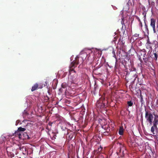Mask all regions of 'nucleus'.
<instances>
[{
    "label": "nucleus",
    "instance_id": "obj_31",
    "mask_svg": "<svg viewBox=\"0 0 158 158\" xmlns=\"http://www.w3.org/2000/svg\"><path fill=\"white\" fill-rule=\"evenodd\" d=\"M147 44H151V43L148 40Z\"/></svg>",
    "mask_w": 158,
    "mask_h": 158
},
{
    "label": "nucleus",
    "instance_id": "obj_14",
    "mask_svg": "<svg viewBox=\"0 0 158 158\" xmlns=\"http://www.w3.org/2000/svg\"><path fill=\"white\" fill-rule=\"evenodd\" d=\"M155 127L154 126V125H153V126H152L151 128V131L152 133L153 134H155Z\"/></svg>",
    "mask_w": 158,
    "mask_h": 158
},
{
    "label": "nucleus",
    "instance_id": "obj_32",
    "mask_svg": "<svg viewBox=\"0 0 158 158\" xmlns=\"http://www.w3.org/2000/svg\"><path fill=\"white\" fill-rule=\"evenodd\" d=\"M124 22V21L123 20V19H122V21H121V23L122 24H123V23Z\"/></svg>",
    "mask_w": 158,
    "mask_h": 158
},
{
    "label": "nucleus",
    "instance_id": "obj_10",
    "mask_svg": "<svg viewBox=\"0 0 158 158\" xmlns=\"http://www.w3.org/2000/svg\"><path fill=\"white\" fill-rule=\"evenodd\" d=\"M38 84L36 83L32 87L31 91H33L36 90L38 88Z\"/></svg>",
    "mask_w": 158,
    "mask_h": 158
},
{
    "label": "nucleus",
    "instance_id": "obj_4",
    "mask_svg": "<svg viewBox=\"0 0 158 158\" xmlns=\"http://www.w3.org/2000/svg\"><path fill=\"white\" fill-rule=\"evenodd\" d=\"M139 53L141 54V56L143 55V59L145 63V64L147 65V63L149 61L150 58L151 57H150V56H149L148 57L144 58L145 56L146 55V51L145 49H143V50H141L140 51Z\"/></svg>",
    "mask_w": 158,
    "mask_h": 158
},
{
    "label": "nucleus",
    "instance_id": "obj_6",
    "mask_svg": "<svg viewBox=\"0 0 158 158\" xmlns=\"http://www.w3.org/2000/svg\"><path fill=\"white\" fill-rule=\"evenodd\" d=\"M22 132H20L18 130L16 131L13 134V135L15 136V137H18L19 139H23L22 134Z\"/></svg>",
    "mask_w": 158,
    "mask_h": 158
},
{
    "label": "nucleus",
    "instance_id": "obj_35",
    "mask_svg": "<svg viewBox=\"0 0 158 158\" xmlns=\"http://www.w3.org/2000/svg\"><path fill=\"white\" fill-rule=\"evenodd\" d=\"M14 156V154H12V156Z\"/></svg>",
    "mask_w": 158,
    "mask_h": 158
},
{
    "label": "nucleus",
    "instance_id": "obj_25",
    "mask_svg": "<svg viewBox=\"0 0 158 158\" xmlns=\"http://www.w3.org/2000/svg\"><path fill=\"white\" fill-rule=\"evenodd\" d=\"M140 101L141 102L142 104H143V102H144L143 100V98H140Z\"/></svg>",
    "mask_w": 158,
    "mask_h": 158
},
{
    "label": "nucleus",
    "instance_id": "obj_36",
    "mask_svg": "<svg viewBox=\"0 0 158 158\" xmlns=\"http://www.w3.org/2000/svg\"><path fill=\"white\" fill-rule=\"evenodd\" d=\"M29 137L28 136V139H29Z\"/></svg>",
    "mask_w": 158,
    "mask_h": 158
},
{
    "label": "nucleus",
    "instance_id": "obj_12",
    "mask_svg": "<svg viewBox=\"0 0 158 158\" xmlns=\"http://www.w3.org/2000/svg\"><path fill=\"white\" fill-rule=\"evenodd\" d=\"M123 128L120 127L119 131L118 133L120 135H122L123 134Z\"/></svg>",
    "mask_w": 158,
    "mask_h": 158
},
{
    "label": "nucleus",
    "instance_id": "obj_22",
    "mask_svg": "<svg viewBox=\"0 0 158 158\" xmlns=\"http://www.w3.org/2000/svg\"><path fill=\"white\" fill-rule=\"evenodd\" d=\"M112 53L114 55L113 56L116 59V56L115 55V52H114V49H113Z\"/></svg>",
    "mask_w": 158,
    "mask_h": 158
},
{
    "label": "nucleus",
    "instance_id": "obj_8",
    "mask_svg": "<svg viewBox=\"0 0 158 158\" xmlns=\"http://www.w3.org/2000/svg\"><path fill=\"white\" fill-rule=\"evenodd\" d=\"M150 57L156 61L157 60L158 55L157 53L156 52H154V51H153L152 54L151 55H150Z\"/></svg>",
    "mask_w": 158,
    "mask_h": 158
},
{
    "label": "nucleus",
    "instance_id": "obj_5",
    "mask_svg": "<svg viewBox=\"0 0 158 158\" xmlns=\"http://www.w3.org/2000/svg\"><path fill=\"white\" fill-rule=\"evenodd\" d=\"M78 56L81 57L80 61L81 62L83 60H84L85 59L86 56H88L89 55H87L85 52H81Z\"/></svg>",
    "mask_w": 158,
    "mask_h": 158
},
{
    "label": "nucleus",
    "instance_id": "obj_23",
    "mask_svg": "<svg viewBox=\"0 0 158 158\" xmlns=\"http://www.w3.org/2000/svg\"><path fill=\"white\" fill-rule=\"evenodd\" d=\"M105 135H109V132L108 131H106L105 132H104Z\"/></svg>",
    "mask_w": 158,
    "mask_h": 158
},
{
    "label": "nucleus",
    "instance_id": "obj_39",
    "mask_svg": "<svg viewBox=\"0 0 158 158\" xmlns=\"http://www.w3.org/2000/svg\"><path fill=\"white\" fill-rule=\"evenodd\" d=\"M130 0H129V1H128V2H129V1H130Z\"/></svg>",
    "mask_w": 158,
    "mask_h": 158
},
{
    "label": "nucleus",
    "instance_id": "obj_1",
    "mask_svg": "<svg viewBox=\"0 0 158 158\" xmlns=\"http://www.w3.org/2000/svg\"><path fill=\"white\" fill-rule=\"evenodd\" d=\"M81 57L79 56H77L75 58V60L73 61L69 66V72L70 74L72 72L75 73V71L74 70V68L76 67L77 65L80 63H83L84 60L81 62L80 61Z\"/></svg>",
    "mask_w": 158,
    "mask_h": 158
},
{
    "label": "nucleus",
    "instance_id": "obj_28",
    "mask_svg": "<svg viewBox=\"0 0 158 158\" xmlns=\"http://www.w3.org/2000/svg\"><path fill=\"white\" fill-rule=\"evenodd\" d=\"M62 88H61L60 89H59V91L61 93H62L63 92V90Z\"/></svg>",
    "mask_w": 158,
    "mask_h": 158
},
{
    "label": "nucleus",
    "instance_id": "obj_33",
    "mask_svg": "<svg viewBox=\"0 0 158 158\" xmlns=\"http://www.w3.org/2000/svg\"><path fill=\"white\" fill-rule=\"evenodd\" d=\"M155 116L156 117V118H157V119H158V115H155Z\"/></svg>",
    "mask_w": 158,
    "mask_h": 158
},
{
    "label": "nucleus",
    "instance_id": "obj_21",
    "mask_svg": "<svg viewBox=\"0 0 158 158\" xmlns=\"http://www.w3.org/2000/svg\"><path fill=\"white\" fill-rule=\"evenodd\" d=\"M145 28L146 30L147 31H148V27L146 23H145Z\"/></svg>",
    "mask_w": 158,
    "mask_h": 158
},
{
    "label": "nucleus",
    "instance_id": "obj_16",
    "mask_svg": "<svg viewBox=\"0 0 158 158\" xmlns=\"http://www.w3.org/2000/svg\"><path fill=\"white\" fill-rule=\"evenodd\" d=\"M146 46L147 48H150V49H152V46L151 45V44H146Z\"/></svg>",
    "mask_w": 158,
    "mask_h": 158
},
{
    "label": "nucleus",
    "instance_id": "obj_20",
    "mask_svg": "<svg viewBox=\"0 0 158 158\" xmlns=\"http://www.w3.org/2000/svg\"><path fill=\"white\" fill-rule=\"evenodd\" d=\"M144 16V20H145V19H146V13L144 12H143V14H142Z\"/></svg>",
    "mask_w": 158,
    "mask_h": 158
},
{
    "label": "nucleus",
    "instance_id": "obj_3",
    "mask_svg": "<svg viewBox=\"0 0 158 158\" xmlns=\"http://www.w3.org/2000/svg\"><path fill=\"white\" fill-rule=\"evenodd\" d=\"M105 98H101L97 101L96 103V106L98 108L102 109L105 107Z\"/></svg>",
    "mask_w": 158,
    "mask_h": 158
},
{
    "label": "nucleus",
    "instance_id": "obj_13",
    "mask_svg": "<svg viewBox=\"0 0 158 158\" xmlns=\"http://www.w3.org/2000/svg\"><path fill=\"white\" fill-rule=\"evenodd\" d=\"M68 85L65 82H63L61 84V88L63 89L66 88Z\"/></svg>",
    "mask_w": 158,
    "mask_h": 158
},
{
    "label": "nucleus",
    "instance_id": "obj_9",
    "mask_svg": "<svg viewBox=\"0 0 158 158\" xmlns=\"http://www.w3.org/2000/svg\"><path fill=\"white\" fill-rule=\"evenodd\" d=\"M158 124V119H157L156 118H154L153 122V125L155 127V128H157V126Z\"/></svg>",
    "mask_w": 158,
    "mask_h": 158
},
{
    "label": "nucleus",
    "instance_id": "obj_29",
    "mask_svg": "<svg viewBox=\"0 0 158 158\" xmlns=\"http://www.w3.org/2000/svg\"><path fill=\"white\" fill-rule=\"evenodd\" d=\"M141 91H140V98H143V96H142V94H141Z\"/></svg>",
    "mask_w": 158,
    "mask_h": 158
},
{
    "label": "nucleus",
    "instance_id": "obj_37",
    "mask_svg": "<svg viewBox=\"0 0 158 158\" xmlns=\"http://www.w3.org/2000/svg\"><path fill=\"white\" fill-rule=\"evenodd\" d=\"M120 152H121V149L120 150Z\"/></svg>",
    "mask_w": 158,
    "mask_h": 158
},
{
    "label": "nucleus",
    "instance_id": "obj_2",
    "mask_svg": "<svg viewBox=\"0 0 158 158\" xmlns=\"http://www.w3.org/2000/svg\"><path fill=\"white\" fill-rule=\"evenodd\" d=\"M145 111V117L147 121H148L150 125H152V121L153 119V116L150 111Z\"/></svg>",
    "mask_w": 158,
    "mask_h": 158
},
{
    "label": "nucleus",
    "instance_id": "obj_27",
    "mask_svg": "<svg viewBox=\"0 0 158 158\" xmlns=\"http://www.w3.org/2000/svg\"><path fill=\"white\" fill-rule=\"evenodd\" d=\"M139 56H140V55H139ZM139 60L140 61L141 63H142L143 61L141 59V57L140 56H139Z\"/></svg>",
    "mask_w": 158,
    "mask_h": 158
},
{
    "label": "nucleus",
    "instance_id": "obj_26",
    "mask_svg": "<svg viewBox=\"0 0 158 158\" xmlns=\"http://www.w3.org/2000/svg\"><path fill=\"white\" fill-rule=\"evenodd\" d=\"M52 123H53L51 122H49L48 124V125L49 126H51V127H52Z\"/></svg>",
    "mask_w": 158,
    "mask_h": 158
},
{
    "label": "nucleus",
    "instance_id": "obj_15",
    "mask_svg": "<svg viewBox=\"0 0 158 158\" xmlns=\"http://www.w3.org/2000/svg\"><path fill=\"white\" fill-rule=\"evenodd\" d=\"M127 104L129 106H132L133 103L131 101H130L127 102Z\"/></svg>",
    "mask_w": 158,
    "mask_h": 158
},
{
    "label": "nucleus",
    "instance_id": "obj_7",
    "mask_svg": "<svg viewBox=\"0 0 158 158\" xmlns=\"http://www.w3.org/2000/svg\"><path fill=\"white\" fill-rule=\"evenodd\" d=\"M156 20L154 19H151L150 25L152 27L154 33L156 32V30L155 27Z\"/></svg>",
    "mask_w": 158,
    "mask_h": 158
},
{
    "label": "nucleus",
    "instance_id": "obj_30",
    "mask_svg": "<svg viewBox=\"0 0 158 158\" xmlns=\"http://www.w3.org/2000/svg\"><path fill=\"white\" fill-rule=\"evenodd\" d=\"M139 24L141 27H142V23L141 21L140 22H139Z\"/></svg>",
    "mask_w": 158,
    "mask_h": 158
},
{
    "label": "nucleus",
    "instance_id": "obj_17",
    "mask_svg": "<svg viewBox=\"0 0 158 158\" xmlns=\"http://www.w3.org/2000/svg\"><path fill=\"white\" fill-rule=\"evenodd\" d=\"M49 97H48V96H46V97H45V100L46 101V102H48L49 100Z\"/></svg>",
    "mask_w": 158,
    "mask_h": 158
},
{
    "label": "nucleus",
    "instance_id": "obj_24",
    "mask_svg": "<svg viewBox=\"0 0 158 158\" xmlns=\"http://www.w3.org/2000/svg\"><path fill=\"white\" fill-rule=\"evenodd\" d=\"M136 19L138 20V21H139V22H140L141 21L139 18L137 16H136Z\"/></svg>",
    "mask_w": 158,
    "mask_h": 158
},
{
    "label": "nucleus",
    "instance_id": "obj_18",
    "mask_svg": "<svg viewBox=\"0 0 158 158\" xmlns=\"http://www.w3.org/2000/svg\"><path fill=\"white\" fill-rule=\"evenodd\" d=\"M102 148V147H101V146H100V148H98V152H100L101 151Z\"/></svg>",
    "mask_w": 158,
    "mask_h": 158
},
{
    "label": "nucleus",
    "instance_id": "obj_19",
    "mask_svg": "<svg viewBox=\"0 0 158 158\" xmlns=\"http://www.w3.org/2000/svg\"><path fill=\"white\" fill-rule=\"evenodd\" d=\"M139 34H137V33H135L133 35V36L135 37H138L139 36Z\"/></svg>",
    "mask_w": 158,
    "mask_h": 158
},
{
    "label": "nucleus",
    "instance_id": "obj_34",
    "mask_svg": "<svg viewBox=\"0 0 158 158\" xmlns=\"http://www.w3.org/2000/svg\"><path fill=\"white\" fill-rule=\"evenodd\" d=\"M47 129H48V130H49V129L48 128V127L47 126L46 128Z\"/></svg>",
    "mask_w": 158,
    "mask_h": 158
},
{
    "label": "nucleus",
    "instance_id": "obj_11",
    "mask_svg": "<svg viewBox=\"0 0 158 158\" xmlns=\"http://www.w3.org/2000/svg\"><path fill=\"white\" fill-rule=\"evenodd\" d=\"M26 129L24 128L20 127L18 128V130L20 132H22L25 131L26 130Z\"/></svg>",
    "mask_w": 158,
    "mask_h": 158
},
{
    "label": "nucleus",
    "instance_id": "obj_38",
    "mask_svg": "<svg viewBox=\"0 0 158 158\" xmlns=\"http://www.w3.org/2000/svg\"><path fill=\"white\" fill-rule=\"evenodd\" d=\"M122 153H123V151H122Z\"/></svg>",
    "mask_w": 158,
    "mask_h": 158
}]
</instances>
